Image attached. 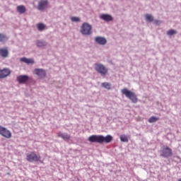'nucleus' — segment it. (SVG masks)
Listing matches in <instances>:
<instances>
[{
    "label": "nucleus",
    "mask_w": 181,
    "mask_h": 181,
    "mask_svg": "<svg viewBox=\"0 0 181 181\" xmlns=\"http://www.w3.org/2000/svg\"><path fill=\"white\" fill-rule=\"evenodd\" d=\"M121 93L125 95L127 98H129V100H132V102H133L134 104L138 103V98H136L135 93L128 90L127 88L122 89Z\"/></svg>",
    "instance_id": "f03ea898"
},
{
    "label": "nucleus",
    "mask_w": 181,
    "mask_h": 181,
    "mask_svg": "<svg viewBox=\"0 0 181 181\" xmlns=\"http://www.w3.org/2000/svg\"><path fill=\"white\" fill-rule=\"evenodd\" d=\"M100 19L105 21V22H111L112 21V16L108 14H102L100 15Z\"/></svg>",
    "instance_id": "2eb2a0df"
},
{
    "label": "nucleus",
    "mask_w": 181,
    "mask_h": 181,
    "mask_svg": "<svg viewBox=\"0 0 181 181\" xmlns=\"http://www.w3.org/2000/svg\"><path fill=\"white\" fill-rule=\"evenodd\" d=\"M176 33H177L176 30H172V29L167 31V35L168 36H172V35H176Z\"/></svg>",
    "instance_id": "393cba45"
},
{
    "label": "nucleus",
    "mask_w": 181,
    "mask_h": 181,
    "mask_svg": "<svg viewBox=\"0 0 181 181\" xmlns=\"http://www.w3.org/2000/svg\"><path fill=\"white\" fill-rule=\"evenodd\" d=\"M59 138H62L64 141H70V135L67 134L66 133H58Z\"/></svg>",
    "instance_id": "4468645a"
},
{
    "label": "nucleus",
    "mask_w": 181,
    "mask_h": 181,
    "mask_svg": "<svg viewBox=\"0 0 181 181\" xmlns=\"http://www.w3.org/2000/svg\"><path fill=\"white\" fill-rule=\"evenodd\" d=\"M71 21L72 22H80V19L78 18V17H71Z\"/></svg>",
    "instance_id": "a878e982"
},
{
    "label": "nucleus",
    "mask_w": 181,
    "mask_h": 181,
    "mask_svg": "<svg viewBox=\"0 0 181 181\" xmlns=\"http://www.w3.org/2000/svg\"><path fill=\"white\" fill-rule=\"evenodd\" d=\"M156 121H159V117L153 116L148 119V122H150L151 124H152V122H156Z\"/></svg>",
    "instance_id": "aec40b11"
},
{
    "label": "nucleus",
    "mask_w": 181,
    "mask_h": 181,
    "mask_svg": "<svg viewBox=\"0 0 181 181\" xmlns=\"http://www.w3.org/2000/svg\"><path fill=\"white\" fill-rule=\"evenodd\" d=\"M95 70L103 77H105V76L108 74V68L105 67V66L102 64H95Z\"/></svg>",
    "instance_id": "7ed1b4c3"
},
{
    "label": "nucleus",
    "mask_w": 181,
    "mask_h": 181,
    "mask_svg": "<svg viewBox=\"0 0 181 181\" xmlns=\"http://www.w3.org/2000/svg\"><path fill=\"white\" fill-rule=\"evenodd\" d=\"M9 55V51H8V48H0V56L3 57V59H6Z\"/></svg>",
    "instance_id": "f8f14e48"
},
{
    "label": "nucleus",
    "mask_w": 181,
    "mask_h": 181,
    "mask_svg": "<svg viewBox=\"0 0 181 181\" xmlns=\"http://www.w3.org/2000/svg\"><path fill=\"white\" fill-rule=\"evenodd\" d=\"M36 45L37 47H43V46H46V43L43 41H37Z\"/></svg>",
    "instance_id": "5701e85b"
},
{
    "label": "nucleus",
    "mask_w": 181,
    "mask_h": 181,
    "mask_svg": "<svg viewBox=\"0 0 181 181\" xmlns=\"http://www.w3.org/2000/svg\"><path fill=\"white\" fill-rule=\"evenodd\" d=\"M173 155L172 152V148L168 146H163L161 149V156L163 158H170Z\"/></svg>",
    "instance_id": "0eeeda50"
},
{
    "label": "nucleus",
    "mask_w": 181,
    "mask_h": 181,
    "mask_svg": "<svg viewBox=\"0 0 181 181\" xmlns=\"http://www.w3.org/2000/svg\"><path fill=\"white\" fill-rule=\"evenodd\" d=\"M20 62H22L23 63H25L26 64H33V63H35L33 59H28L26 57L21 58Z\"/></svg>",
    "instance_id": "dca6fc26"
},
{
    "label": "nucleus",
    "mask_w": 181,
    "mask_h": 181,
    "mask_svg": "<svg viewBox=\"0 0 181 181\" xmlns=\"http://www.w3.org/2000/svg\"><path fill=\"white\" fill-rule=\"evenodd\" d=\"M8 40V37L4 34L0 33V42H6Z\"/></svg>",
    "instance_id": "6ab92c4d"
},
{
    "label": "nucleus",
    "mask_w": 181,
    "mask_h": 181,
    "mask_svg": "<svg viewBox=\"0 0 181 181\" xmlns=\"http://www.w3.org/2000/svg\"><path fill=\"white\" fill-rule=\"evenodd\" d=\"M28 162H39L41 159L40 156H37L35 151H31L26 155Z\"/></svg>",
    "instance_id": "20e7f679"
},
{
    "label": "nucleus",
    "mask_w": 181,
    "mask_h": 181,
    "mask_svg": "<svg viewBox=\"0 0 181 181\" xmlns=\"http://www.w3.org/2000/svg\"><path fill=\"white\" fill-rule=\"evenodd\" d=\"M45 28H46V26L42 23L37 24V28L40 31L43 30Z\"/></svg>",
    "instance_id": "4be33fe9"
},
{
    "label": "nucleus",
    "mask_w": 181,
    "mask_h": 181,
    "mask_svg": "<svg viewBox=\"0 0 181 181\" xmlns=\"http://www.w3.org/2000/svg\"><path fill=\"white\" fill-rule=\"evenodd\" d=\"M29 81V76L26 75H21L17 77V81L20 84H25L27 81Z\"/></svg>",
    "instance_id": "9d476101"
},
{
    "label": "nucleus",
    "mask_w": 181,
    "mask_h": 181,
    "mask_svg": "<svg viewBox=\"0 0 181 181\" xmlns=\"http://www.w3.org/2000/svg\"><path fill=\"white\" fill-rule=\"evenodd\" d=\"M17 12L21 14L25 13V12H26V7L23 5L17 6Z\"/></svg>",
    "instance_id": "f3484780"
},
{
    "label": "nucleus",
    "mask_w": 181,
    "mask_h": 181,
    "mask_svg": "<svg viewBox=\"0 0 181 181\" xmlns=\"http://www.w3.org/2000/svg\"><path fill=\"white\" fill-rule=\"evenodd\" d=\"M154 23H156V25H159V23H160V21L156 20L154 21Z\"/></svg>",
    "instance_id": "bb28decb"
},
{
    "label": "nucleus",
    "mask_w": 181,
    "mask_h": 181,
    "mask_svg": "<svg viewBox=\"0 0 181 181\" xmlns=\"http://www.w3.org/2000/svg\"><path fill=\"white\" fill-rule=\"evenodd\" d=\"M11 74V69L8 68H5L3 69H0V78H5L8 77Z\"/></svg>",
    "instance_id": "1a4fd4ad"
},
{
    "label": "nucleus",
    "mask_w": 181,
    "mask_h": 181,
    "mask_svg": "<svg viewBox=\"0 0 181 181\" xmlns=\"http://www.w3.org/2000/svg\"><path fill=\"white\" fill-rule=\"evenodd\" d=\"M101 86L107 90H111V85L108 82H104L101 84Z\"/></svg>",
    "instance_id": "a211bd4d"
},
{
    "label": "nucleus",
    "mask_w": 181,
    "mask_h": 181,
    "mask_svg": "<svg viewBox=\"0 0 181 181\" xmlns=\"http://www.w3.org/2000/svg\"><path fill=\"white\" fill-rule=\"evenodd\" d=\"M146 21L148 22H153V16L151 14H146Z\"/></svg>",
    "instance_id": "412c9836"
},
{
    "label": "nucleus",
    "mask_w": 181,
    "mask_h": 181,
    "mask_svg": "<svg viewBox=\"0 0 181 181\" xmlns=\"http://www.w3.org/2000/svg\"><path fill=\"white\" fill-rule=\"evenodd\" d=\"M47 0H40L38 2L37 9L39 11H44V9H46L47 8Z\"/></svg>",
    "instance_id": "6e6552de"
},
{
    "label": "nucleus",
    "mask_w": 181,
    "mask_h": 181,
    "mask_svg": "<svg viewBox=\"0 0 181 181\" xmlns=\"http://www.w3.org/2000/svg\"><path fill=\"white\" fill-rule=\"evenodd\" d=\"M95 41L96 42V43L101 45H104L107 43V40L103 37H95Z\"/></svg>",
    "instance_id": "ddd939ff"
},
{
    "label": "nucleus",
    "mask_w": 181,
    "mask_h": 181,
    "mask_svg": "<svg viewBox=\"0 0 181 181\" xmlns=\"http://www.w3.org/2000/svg\"><path fill=\"white\" fill-rule=\"evenodd\" d=\"M92 33L91 25L84 23L81 27V33H82V35H91Z\"/></svg>",
    "instance_id": "39448f33"
},
{
    "label": "nucleus",
    "mask_w": 181,
    "mask_h": 181,
    "mask_svg": "<svg viewBox=\"0 0 181 181\" xmlns=\"http://www.w3.org/2000/svg\"><path fill=\"white\" fill-rule=\"evenodd\" d=\"M0 135L7 139H11V138H12V132L2 126H0Z\"/></svg>",
    "instance_id": "423d86ee"
},
{
    "label": "nucleus",
    "mask_w": 181,
    "mask_h": 181,
    "mask_svg": "<svg viewBox=\"0 0 181 181\" xmlns=\"http://www.w3.org/2000/svg\"><path fill=\"white\" fill-rule=\"evenodd\" d=\"M35 74L38 76L40 78H45V77H46V71L43 69H35Z\"/></svg>",
    "instance_id": "9b49d317"
},
{
    "label": "nucleus",
    "mask_w": 181,
    "mask_h": 181,
    "mask_svg": "<svg viewBox=\"0 0 181 181\" xmlns=\"http://www.w3.org/2000/svg\"><path fill=\"white\" fill-rule=\"evenodd\" d=\"M89 142H96L97 144H110L111 141H112V136L111 135H107L106 136H104L103 135H92L88 137Z\"/></svg>",
    "instance_id": "f257e3e1"
},
{
    "label": "nucleus",
    "mask_w": 181,
    "mask_h": 181,
    "mask_svg": "<svg viewBox=\"0 0 181 181\" xmlns=\"http://www.w3.org/2000/svg\"><path fill=\"white\" fill-rule=\"evenodd\" d=\"M119 138L122 142H128V137L127 136L121 135Z\"/></svg>",
    "instance_id": "b1692460"
}]
</instances>
